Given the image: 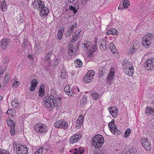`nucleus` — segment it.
Here are the masks:
<instances>
[{"instance_id":"obj_43","label":"nucleus","mask_w":154,"mask_h":154,"mask_svg":"<svg viewBox=\"0 0 154 154\" xmlns=\"http://www.w3.org/2000/svg\"><path fill=\"white\" fill-rule=\"evenodd\" d=\"M15 124H14L11 127L10 130V133L11 135H14L15 133Z\"/></svg>"},{"instance_id":"obj_45","label":"nucleus","mask_w":154,"mask_h":154,"mask_svg":"<svg viewBox=\"0 0 154 154\" xmlns=\"http://www.w3.org/2000/svg\"><path fill=\"white\" fill-rule=\"evenodd\" d=\"M61 99H58L57 100H53V103L55 107L57 106L58 103L60 102Z\"/></svg>"},{"instance_id":"obj_1","label":"nucleus","mask_w":154,"mask_h":154,"mask_svg":"<svg viewBox=\"0 0 154 154\" xmlns=\"http://www.w3.org/2000/svg\"><path fill=\"white\" fill-rule=\"evenodd\" d=\"M104 142V140L103 136L100 134H98L93 137L91 143L92 146L96 148H98L102 146Z\"/></svg>"},{"instance_id":"obj_51","label":"nucleus","mask_w":154,"mask_h":154,"mask_svg":"<svg viewBox=\"0 0 154 154\" xmlns=\"http://www.w3.org/2000/svg\"><path fill=\"white\" fill-rule=\"evenodd\" d=\"M9 73H7L5 75L3 81L4 82H8L9 81Z\"/></svg>"},{"instance_id":"obj_9","label":"nucleus","mask_w":154,"mask_h":154,"mask_svg":"<svg viewBox=\"0 0 154 154\" xmlns=\"http://www.w3.org/2000/svg\"><path fill=\"white\" fill-rule=\"evenodd\" d=\"M143 142L142 145L147 150H149L151 149L150 142L147 139H145L143 138L142 139Z\"/></svg>"},{"instance_id":"obj_4","label":"nucleus","mask_w":154,"mask_h":154,"mask_svg":"<svg viewBox=\"0 0 154 154\" xmlns=\"http://www.w3.org/2000/svg\"><path fill=\"white\" fill-rule=\"evenodd\" d=\"M34 130L40 134L45 133L47 131V127L44 124L38 123L34 127Z\"/></svg>"},{"instance_id":"obj_19","label":"nucleus","mask_w":154,"mask_h":154,"mask_svg":"<svg viewBox=\"0 0 154 154\" xmlns=\"http://www.w3.org/2000/svg\"><path fill=\"white\" fill-rule=\"evenodd\" d=\"M45 85L43 84L39 88L38 92V95L40 97H42L45 93L44 90Z\"/></svg>"},{"instance_id":"obj_62","label":"nucleus","mask_w":154,"mask_h":154,"mask_svg":"<svg viewBox=\"0 0 154 154\" xmlns=\"http://www.w3.org/2000/svg\"><path fill=\"white\" fill-rule=\"evenodd\" d=\"M90 42H87V43L85 44V43H84V47L85 48H86V49H88V47H87V44H89V43Z\"/></svg>"},{"instance_id":"obj_52","label":"nucleus","mask_w":154,"mask_h":154,"mask_svg":"<svg viewBox=\"0 0 154 154\" xmlns=\"http://www.w3.org/2000/svg\"><path fill=\"white\" fill-rule=\"evenodd\" d=\"M9 58L8 57L6 56L3 58V62L5 64H7L9 62Z\"/></svg>"},{"instance_id":"obj_12","label":"nucleus","mask_w":154,"mask_h":154,"mask_svg":"<svg viewBox=\"0 0 154 154\" xmlns=\"http://www.w3.org/2000/svg\"><path fill=\"white\" fill-rule=\"evenodd\" d=\"M84 119L83 116L81 115L79 117L78 119L76 122V127L79 129L81 127V125H82Z\"/></svg>"},{"instance_id":"obj_25","label":"nucleus","mask_w":154,"mask_h":154,"mask_svg":"<svg viewBox=\"0 0 154 154\" xmlns=\"http://www.w3.org/2000/svg\"><path fill=\"white\" fill-rule=\"evenodd\" d=\"M64 91L69 96H72L70 89V87L69 85H66L65 87Z\"/></svg>"},{"instance_id":"obj_6","label":"nucleus","mask_w":154,"mask_h":154,"mask_svg":"<svg viewBox=\"0 0 154 154\" xmlns=\"http://www.w3.org/2000/svg\"><path fill=\"white\" fill-rule=\"evenodd\" d=\"M154 67V58L152 57L146 60L144 67L147 70H151Z\"/></svg>"},{"instance_id":"obj_55","label":"nucleus","mask_w":154,"mask_h":154,"mask_svg":"<svg viewBox=\"0 0 154 154\" xmlns=\"http://www.w3.org/2000/svg\"><path fill=\"white\" fill-rule=\"evenodd\" d=\"M73 32H72L71 31L68 29V30L66 32L65 35L67 37H68Z\"/></svg>"},{"instance_id":"obj_60","label":"nucleus","mask_w":154,"mask_h":154,"mask_svg":"<svg viewBox=\"0 0 154 154\" xmlns=\"http://www.w3.org/2000/svg\"><path fill=\"white\" fill-rule=\"evenodd\" d=\"M137 48H135L134 47H133L130 50V51L131 53H134L137 50Z\"/></svg>"},{"instance_id":"obj_56","label":"nucleus","mask_w":154,"mask_h":154,"mask_svg":"<svg viewBox=\"0 0 154 154\" xmlns=\"http://www.w3.org/2000/svg\"><path fill=\"white\" fill-rule=\"evenodd\" d=\"M78 152L80 154H82L85 152V150H84V148L82 147H80L78 149Z\"/></svg>"},{"instance_id":"obj_7","label":"nucleus","mask_w":154,"mask_h":154,"mask_svg":"<svg viewBox=\"0 0 154 154\" xmlns=\"http://www.w3.org/2000/svg\"><path fill=\"white\" fill-rule=\"evenodd\" d=\"M33 7L35 9L40 11L45 6L44 2L41 0H37L32 3Z\"/></svg>"},{"instance_id":"obj_31","label":"nucleus","mask_w":154,"mask_h":154,"mask_svg":"<svg viewBox=\"0 0 154 154\" xmlns=\"http://www.w3.org/2000/svg\"><path fill=\"white\" fill-rule=\"evenodd\" d=\"M78 35L79 34H77L76 32L74 33L73 35L71 41L72 42H75L76 41H77V39L79 37V36Z\"/></svg>"},{"instance_id":"obj_44","label":"nucleus","mask_w":154,"mask_h":154,"mask_svg":"<svg viewBox=\"0 0 154 154\" xmlns=\"http://www.w3.org/2000/svg\"><path fill=\"white\" fill-rule=\"evenodd\" d=\"M87 100L86 97H83L80 100L81 104L83 105V104L86 103Z\"/></svg>"},{"instance_id":"obj_36","label":"nucleus","mask_w":154,"mask_h":154,"mask_svg":"<svg viewBox=\"0 0 154 154\" xmlns=\"http://www.w3.org/2000/svg\"><path fill=\"white\" fill-rule=\"evenodd\" d=\"M6 7L7 6L5 1H4L2 2L1 3V8L2 10L3 11H6Z\"/></svg>"},{"instance_id":"obj_59","label":"nucleus","mask_w":154,"mask_h":154,"mask_svg":"<svg viewBox=\"0 0 154 154\" xmlns=\"http://www.w3.org/2000/svg\"><path fill=\"white\" fill-rule=\"evenodd\" d=\"M99 150L100 154H107V152L106 149H104L102 150Z\"/></svg>"},{"instance_id":"obj_3","label":"nucleus","mask_w":154,"mask_h":154,"mask_svg":"<svg viewBox=\"0 0 154 154\" xmlns=\"http://www.w3.org/2000/svg\"><path fill=\"white\" fill-rule=\"evenodd\" d=\"M14 148H16V151L18 154H27L28 152L27 148L26 146H23L21 144L15 143L14 145Z\"/></svg>"},{"instance_id":"obj_2","label":"nucleus","mask_w":154,"mask_h":154,"mask_svg":"<svg viewBox=\"0 0 154 154\" xmlns=\"http://www.w3.org/2000/svg\"><path fill=\"white\" fill-rule=\"evenodd\" d=\"M153 40V35L151 33H148L143 37L142 44L146 48H148Z\"/></svg>"},{"instance_id":"obj_34","label":"nucleus","mask_w":154,"mask_h":154,"mask_svg":"<svg viewBox=\"0 0 154 154\" xmlns=\"http://www.w3.org/2000/svg\"><path fill=\"white\" fill-rule=\"evenodd\" d=\"M114 120H112L108 125L109 128L112 132H113V128H114V126L115 127L114 124Z\"/></svg>"},{"instance_id":"obj_33","label":"nucleus","mask_w":154,"mask_h":154,"mask_svg":"<svg viewBox=\"0 0 154 154\" xmlns=\"http://www.w3.org/2000/svg\"><path fill=\"white\" fill-rule=\"evenodd\" d=\"M97 40L95 41L94 44L92 45L91 47L90 50L91 52H95L96 51L97 49Z\"/></svg>"},{"instance_id":"obj_37","label":"nucleus","mask_w":154,"mask_h":154,"mask_svg":"<svg viewBox=\"0 0 154 154\" xmlns=\"http://www.w3.org/2000/svg\"><path fill=\"white\" fill-rule=\"evenodd\" d=\"M122 131H119L117 128L116 127H115V128H113V131L112 133L116 135H117L120 134L122 133Z\"/></svg>"},{"instance_id":"obj_50","label":"nucleus","mask_w":154,"mask_h":154,"mask_svg":"<svg viewBox=\"0 0 154 154\" xmlns=\"http://www.w3.org/2000/svg\"><path fill=\"white\" fill-rule=\"evenodd\" d=\"M98 77L99 78H101L103 76V71L101 70H99L97 72Z\"/></svg>"},{"instance_id":"obj_17","label":"nucleus","mask_w":154,"mask_h":154,"mask_svg":"<svg viewBox=\"0 0 154 154\" xmlns=\"http://www.w3.org/2000/svg\"><path fill=\"white\" fill-rule=\"evenodd\" d=\"M124 70L127 75L131 76L133 75L134 68L133 66H131L130 68L128 69H125Z\"/></svg>"},{"instance_id":"obj_39","label":"nucleus","mask_w":154,"mask_h":154,"mask_svg":"<svg viewBox=\"0 0 154 154\" xmlns=\"http://www.w3.org/2000/svg\"><path fill=\"white\" fill-rule=\"evenodd\" d=\"M130 4V3L128 0H125L123 2L122 5L124 8H127Z\"/></svg>"},{"instance_id":"obj_47","label":"nucleus","mask_w":154,"mask_h":154,"mask_svg":"<svg viewBox=\"0 0 154 154\" xmlns=\"http://www.w3.org/2000/svg\"><path fill=\"white\" fill-rule=\"evenodd\" d=\"M13 111H15L14 110H12L11 109H9L7 111L6 113L8 115H11L12 116H14L13 114Z\"/></svg>"},{"instance_id":"obj_22","label":"nucleus","mask_w":154,"mask_h":154,"mask_svg":"<svg viewBox=\"0 0 154 154\" xmlns=\"http://www.w3.org/2000/svg\"><path fill=\"white\" fill-rule=\"evenodd\" d=\"M19 100L16 98H15L14 100L11 102V104L13 107L16 108L17 105L19 104Z\"/></svg>"},{"instance_id":"obj_28","label":"nucleus","mask_w":154,"mask_h":154,"mask_svg":"<svg viewBox=\"0 0 154 154\" xmlns=\"http://www.w3.org/2000/svg\"><path fill=\"white\" fill-rule=\"evenodd\" d=\"M63 32L64 30L63 29H60L59 30L57 35V39H61L63 34Z\"/></svg>"},{"instance_id":"obj_23","label":"nucleus","mask_w":154,"mask_h":154,"mask_svg":"<svg viewBox=\"0 0 154 154\" xmlns=\"http://www.w3.org/2000/svg\"><path fill=\"white\" fill-rule=\"evenodd\" d=\"M79 92V90L77 86H73L71 90V94H77Z\"/></svg>"},{"instance_id":"obj_57","label":"nucleus","mask_w":154,"mask_h":154,"mask_svg":"<svg viewBox=\"0 0 154 154\" xmlns=\"http://www.w3.org/2000/svg\"><path fill=\"white\" fill-rule=\"evenodd\" d=\"M56 92V91L55 90H52L51 91V95H50L49 97H52V96H54L56 95V94H57Z\"/></svg>"},{"instance_id":"obj_38","label":"nucleus","mask_w":154,"mask_h":154,"mask_svg":"<svg viewBox=\"0 0 154 154\" xmlns=\"http://www.w3.org/2000/svg\"><path fill=\"white\" fill-rule=\"evenodd\" d=\"M7 123L9 126H11L14 125V124L13 120L9 118H8L7 119Z\"/></svg>"},{"instance_id":"obj_26","label":"nucleus","mask_w":154,"mask_h":154,"mask_svg":"<svg viewBox=\"0 0 154 154\" xmlns=\"http://www.w3.org/2000/svg\"><path fill=\"white\" fill-rule=\"evenodd\" d=\"M109 47L113 53H116L117 49L113 43H111L110 44Z\"/></svg>"},{"instance_id":"obj_30","label":"nucleus","mask_w":154,"mask_h":154,"mask_svg":"<svg viewBox=\"0 0 154 154\" xmlns=\"http://www.w3.org/2000/svg\"><path fill=\"white\" fill-rule=\"evenodd\" d=\"M75 63L76 64V66L77 67H80L82 65V61L79 59H78L75 61Z\"/></svg>"},{"instance_id":"obj_32","label":"nucleus","mask_w":154,"mask_h":154,"mask_svg":"<svg viewBox=\"0 0 154 154\" xmlns=\"http://www.w3.org/2000/svg\"><path fill=\"white\" fill-rule=\"evenodd\" d=\"M79 6H78L77 7V9L76 8V7H73L71 5L69 6V8L70 9V11H72L74 14H75L77 12V9H79Z\"/></svg>"},{"instance_id":"obj_20","label":"nucleus","mask_w":154,"mask_h":154,"mask_svg":"<svg viewBox=\"0 0 154 154\" xmlns=\"http://www.w3.org/2000/svg\"><path fill=\"white\" fill-rule=\"evenodd\" d=\"M154 109L152 107H147L145 110L146 114L149 116L151 114H152L154 113Z\"/></svg>"},{"instance_id":"obj_5","label":"nucleus","mask_w":154,"mask_h":154,"mask_svg":"<svg viewBox=\"0 0 154 154\" xmlns=\"http://www.w3.org/2000/svg\"><path fill=\"white\" fill-rule=\"evenodd\" d=\"M54 126L56 128H60L66 129L68 127V123L63 119L57 121L55 123Z\"/></svg>"},{"instance_id":"obj_27","label":"nucleus","mask_w":154,"mask_h":154,"mask_svg":"<svg viewBox=\"0 0 154 154\" xmlns=\"http://www.w3.org/2000/svg\"><path fill=\"white\" fill-rule=\"evenodd\" d=\"M60 58L55 57L53 61V66L54 67L57 66L60 61Z\"/></svg>"},{"instance_id":"obj_29","label":"nucleus","mask_w":154,"mask_h":154,"mask_svg":"<svg viewBox=\"0 0 154 154\" xmlns=\"http://www.w3.org/2000/svg\"><path fill=\"white\" fill-rule=\"evenodd\" d=\"M43 101L45 102V103H46V101L47 102V103H53V100L51 99V97H45L43 100Z\"/></svg>"},{"instance_id":"obj_15","label":"nucleus","mask_w":154,"mask_h":154,"mask_svg":"<svg viewBox=\"0 0 154 154\" xmlns=\"http://www.w3.org/2000/svg\"><path fill=\"white\" fill-rule=\"evenodd\" d=\"M10 41L9 39L7 38L2 39L1 43V46L2 49H5L7 48L8 44L9 43Z\"/></svg>"},{"instance_id":"obj_41","label":"nucleus","mask_w":154,"mask_h":154,"mask_svg":"<svg viewBox=\"0 0 154 154\" xmlns=\"http://www.w3.org/2000/svg\"><path fill=\"white\" fill-rule=\"evenodd\" d=\"M52 54V52H50L48 53L46 55L45 57V60L46 61L50 60V57L51 55Z\"/></svg>"},{"instance_id":"obj_58","label":"nucleus","mask_w":154,"mask_h":154,"mask_svg":"<svg viewBox=\"0 0 154 154\" xmlns=\"http://www.w3.org/2000/svg\"><path fill=\"white\" fill-rule=\"evenodd\" d=\"M51 97V99H52V100H56V99L57 100V99H61V98L60 97H58L57 94H56V95H55L54 96H52V97Z\"/></svg>"},{"instance_id":"obj_10","label":"nucleus","mask_w":154,"mask_h":154,"mask_svg":"<svg viewBox=\"0 0 154 154\" xmlns=\"http://www.w3.org/2000/svg\"><path fill=\"white\" fill-rule=\"evenodd\" d=\"M115 72L114 71L110 70L108 73V75L107 79V83L109 85H110L112 83V80L114 75Z\"/></svg>"},{"instance_id":"obj_40","label":"nucleus","mask_w":154,"mask_h":154,"mask_svg":"<svg viewBox=\"0 0 154 154\" xmlns=\"http://www.w3.org/2000/svg\"><path fill=\"white\" fill-rule=\"evenodd\" d=\"M87 75H88L91 78V79H93L94 76V73L93 71L90 70L87 73Z\"/></svg>"},{"instance_id":"obj_21","label":"nucleus","mask_w":154,"mask_h":154,"mask_svg":"<svg viewBox=\"0 0 154 154\" xmlns=\"http://www.w3.org/2000/svg\"><path fill=\"white\" fill-rule=\"evenodd\" d=\"M29 42L28 41L26 38L23 39V42L22 44V46L24 49L25 50L26 48L29 46Z\"/></svg>"},{"instance_id":"obj_49","label":"nucleus","mask_w":154,"mask_h":154,"mask_svg":"<svg viewBox=\"0 0 154 154\" xmlns=\"http://www.w3.org/2000/svg\"><path fill=\"white\" fill-rule=\"evenodd\" d=\"M44 150L42 147L40 148L34 154H42Z\"/></svg>"},{"instance_id":"obj_14","label":"nucleus","mask_w":154,"mask_h":154,"mask_svg":"<svg viewBox=\"0 0 154 154\" xmlns=\"http://www.w3.org/2000/svg\"><path fill=\"white\" fill-rule=\"evenodd\" d=\"M68 54L71 56H73L76 54V50L75 48H73L72 45L70 44L68 50Z\"/></svg>"},{"instance_id":"obj_16","label":"nucleus","mask_w":154,"mask_h":154,"mask_svg":"<svg viewBox=\"0 0 154 154\" xmlns=\"http://www.w3.org/2000/svg\"><path fill=\"white\" fill-rule=\"evenodd\" d=\"M123 66L124 69L130 68L132 65V63L129 61L128 60L125 59L123 62Z\"/></svg>"},{"instance_id":"obj_42","label":"nucleus","mask_w":154,"mask_h":154,"mask_svg":"<svg viewBox=\"0 0 154 154\" xmlns=\"http://www.w3.org/2000/svg\"><path fill=\"white\" fill-rule=\"evenodd\" d=\"M92 98L94 100L98 99L99 98V95L97 93H93L91 94Z\"/></svg>"},{"instance_id":"obj_64","label":"nucleus","mask_w":154,"mask_h":154,"mask_svg":"<svg viewBox=\"0 0 154 154\" xmlns=\"http://www.w3.org/2000/svg\"><path fill=\"white\" fill-rule=\"evenodd\" d=\"M77 23H74V24L72 25L71 27L73 28L74 29H75V28L77 26Z\"/></svg>"},{"instance_id":"obj_13","label":"nucleus","mask_w":154,"mask_h":154,"mask_svg":"<svg viewBox=\"0 0 154 154\" xmlns=\"http://www.w3.org/2000/svg\"><path fill=\"white\" fill-rule=\"evenodd\" d=\"M109 112L112 114L113 117L115 118L118 112V110L116 107L113 106L110 107L109 109Z\"/></svg>"},{"instance_id":"obj_46","label":"nucleus","mask_w":154,"mask_h":154,"mask_svg":"<svg viewBox=\"0 0 154 154\" xmlns=\"http://www.w3.org/2000/svg\"><path fill=\"white\" fill-rule=\"evenodd\" d=\"M0 154H10V153L7 150L0 149Z\"/></svg>"},{"instance_id":"obj_8","label":"nucleus","mask_w":154,"mask_h":154,"mask_svg":"<svg viewBox=\"0 0 154 154\" xmlns=\"http://www.w3.org/2000/svg\"><path fill=\"white\" fill-rule=\"evenodd\" d=\"M81 135L80 134H75L72 136L69 139V143L71 144L77 142L81 138Z\"/></svg>"},{"instance_id":"obj_24","label":"nucleus","mask_w":154,"mask_h":154,"mask_svg":"<svg viewBox=\"0 0 154 154\" xmlns=\"http://www.w3.org/2000/svg\"><path fill=\"white\" fill-rule=\"evenodd\" d=\"M83 80L85 83H90L93 80L88 75H86L84 76L83 78Z\"/></svg>"},{"instance_id":"obj_54","label":"nucleus","mask_w":154,"mask_h":154,"mask_svg":"<svg viewBox=\"0 0 154 154\" xmlns=\"http://www.w3.org/2000/svg\"><path fill=\"white\" fill-rule=\"evenodd\" d=\"M110 30L111 31V34L118 35V34H117V33H118V32L117 30L115 29H110Z\"/></svg>"},{"instance_id":"obj_63","label":"nucleus","mask_w":154,"mask_h":154,"mask_svg":"<svg viewBox=\"0 0 154 154\" xmlns=\"http://www.w3.org/2000/svg\"><path fill=\"white\" fill-rule=\"evenodd\" d=\"M88 55L90 57H92L94 55V52H90L88 54Z\"/></svg>"},{"instance_id":"obj_53","label":"nucleus","mask_w":154,"mask_h":154,"mask_svg":"<svg viewBox=\"0 0 154 154\" xmlns=\"http://www.w3.org/2000/svg\"><path fill=\"white\" fill-rule=\"evenodd\" d=\"M131 132V130L130 128L127 129L125 132V135H126V137L129 136Z\"/></svg>"},{"instance_id":"obj_18","label":"nucleus","mask_w":154,"mask_h":154,"mask_svg":"<svg viewBox=\"0 0 154 154\" xmlns=\"http://www.w3.org/2000/svg\"><path fill=\"white\" fill-rule=\"evenodd\" d=\"M46 103H44L43 104L44 107L45 108H47L48 109H49L51 111L53 110L54 107H55L54 105V103H47V101H46Z\"/></svg>"},{"instance_id":"obj_48","label":"nucleus","mask_w":154,"mask_h":154,"mask_svg":"<svg viewBox=\"0 0 154 154\" xmlns=\"http://www.w3.org/2000/svg\"><path fill=\"white\" fill-rule=\"evenodd\" d=\"M38 83V82L35 79H33L32 80L31 85H32L36 87L37 86V84Z\"/></svg>"},{"instance_id":"obj_11","label":"nucleus","mask_w":154,"mask_h":154,"mask_svg":"<svg viewBox=\"0 0 154 154\" xmlns=\"http://www.w3.org/2000/svg\"><path fill=\"white\" fill-rule=\"evenodd\" d=\"M39 11L40 15L42 17L46 16L49 12L48 8L47 7H45V6Z\"/></svg>"},{"instance_id":"obj_35","label":"nucleus","mask_w":154,"mask_h":154,"mask_svg":"<svg viewBox=\"0 0 154 154\" xmlns=\"http://www.w3.org/2000/svg\"><path fill=\"white\" fill-rule=\"evenodd\" d=\"M61 74L60 75V77L62 79H64L65 78L66 74V71L65 69H62L60 72Z\"/></svg>"},{"instance_id":"obj_61","label":"nucleus","mask_w":154,"mask_h":154,"mask_svg":"<svg viewBox=\"0 0 154 154\" xmlns=\"http://www.w3.org/2000/svg\"><path fill=\"white\" fill-rule=\"evenodd\" d=\"M36 88V87H35L33 85H31V86L30 87L29 89L30 91H34L35 90Z\"/></svg>"}]
</instances>
